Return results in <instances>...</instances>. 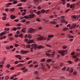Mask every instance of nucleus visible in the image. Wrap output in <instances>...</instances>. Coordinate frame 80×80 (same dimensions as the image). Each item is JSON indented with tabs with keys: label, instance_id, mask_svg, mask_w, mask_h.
Listing matches in <instances>:
<instances>
[{
	"label": "nucleus",
	"instance_id": "4c0bfd02",
	"mask_svg": "<svg viewBox=\"0 0 80 80\" xmlns=\"http://www.w3.org/2000/svg\"><path fill=\"white\" fill-rule=\"evenodd\" d=\"M32 35L30 34H29L28 35V38H32Z\"/></svg>",
	"mask_w": 80,
	"mask_h": 80
},
{
	"label": "nucleus",
	"instance_id": "052dcab7",
	"mask_svg": "<svg viewBox=\"0 0 80 80\" xmlns=\"http://www.w3.org/2000/svg\"><path fill=\"white\" fill-rule=\"evenodd\" d=\"M22 21V23H24V22H26V20L24 19H23Z\"/></svg>",
	"mask_w": 80,
	"mask_h": 80
},
{
	"label": "nucleus",
	"instance_id": "bf43d9fd",
	"mask_svg": "<svg viewBox=\"0 0 80 80\" xmlns=\"http://www.w3.org/2000/svg\"><path fill=\"white\" fill-rule=\"evenodd\" d=\"M15 46V47H17L19 46V45L17 44H14Z\"/></svg>",
	"mask_w": 80,
	"mask_h": 80
},
{
	"label": "nucleus",
	"instance_id": "49530a36",
	"mask_svg": "<svg viewBox=\"0 0 80 80\" xmlns=\"http://www.w3.org/2000/svg\"><path fill=\"white\" fill-rule=\"evenodd\" d=\"M21 2H23L24 3L25 2H27V0H21Z\"/></svg>",
	"mask_w": 80,
	"mask_h": 80
},
{
	"label": "nucleus",
	"instance_id": "6e6d98bb",
	"mask_svg": "<svg viewBox=\"0 0 80 80\" xmlns=\"http://www.w3.org/2000/svg\"><path fill=\"white\" fill-rule=\"evenodd\" d=\"M36 79H37V80H40V78L38 76L36 77Z\"/></svg>",
	"mask_w": 80,
	"mask_h": 80
},
{
	"label": "nucleus",
	"instance_id": "6e6552de",
	"mask_svg": "<svg viewBox=\"0 0 80 80\" xmlns=\"http://www.w3.org/2000/svg\"><path fill=\"white\" fill-rule=\"evenodd\" d=\"M76 26H77V25H74L73 24L69 28V29L70 30H72V29H73V28H75V27H76Z\"/></svg>",
	"mask_w": 80,
	"mask_h": 80
},
{
	"label": "nucleus",
	"instance_id": "a211bd4d",
	"mask_svg": "<svg viewBox=\"0 0 80 80\" xmlns=\"http://www.w3.org/2000/svg\"><path fill=\"white\" fill-rule=\"evenodd\" d=\"M15 8H12L9 10V11L10 12H12L15 11Z\"/></svg>",
	"mask_w": 80,
	"mask_h": 80
},
{
	"label": "nucleus",
	"instance_id": "69168bd1",
	"mask_svg": "<svg viewBox=\"0 0 80 80\" xmlns=\"http://www.w3.org/2000/svg\"><path fill=\"white\" fill-rule=\"evenodd\" d=\"M36 20L37 21V22H40V18H38L36 19Z\"/></svg>",
	"mask_w": 80,
	"mask_h": 80
},
{
	"label": "nucleus",
	"instance_id": "473e14b6",
	"mask_svg": "<svg viewBox=\"0 0 80 80\" xmlns=\"http://www.w3.org/2000/svg\"><path fill=\"white\" fill-rule=\"evenodd\" d=\"M45 59L43 58L41 60V62H45Z\"/></svg>",
	"mask_w": 80,
	"mask_h": 80
},
{
	"label": "nucleus",
	"instance_id": "37998d69",
	"mask_svg": "<svg viewBox=\"0 0 80 80\" xmlns=\"http://www.w3.org/2000/svg\"><path fill=\"white\" fill-rule=\"evenodd\" d=\"M19 37H23V33H21L19 35Z\"/></svg>",
	"mask_w": 80,
	"mask_h": 80
},
{
	"label": "nucleus",
	"instance_id": "5fc2aeb1",
	"mask_svg": "<svg viewBox=\"0 0 80 80\" xmlns=\"http://www.w3.org/2000/svg\"><path fill=\"white\" fill-rule=\"evenodd\" d=\"M62 48L63 49H66V48H67V47L62 46Z\"/></svg>",
	"mask_w": 80,
	"mask_h": 80
},
{
	"label": "nucleus",
	"instance_id": "6ab92c4d",
	"mask_svg": "<svg viewBox=\"0 0 80 80\" xmlns=\"http://www.w3.org/2000/svg\"><path fill=\"white\" fill-rule=\"evenodd\" d=\"M54 37V35H49L48 36V38H53Z\"/></svg>",
	"mask_w": 80,
	"mask_h": 80
},
{
	"label": "nucleus",
	"instance_id": "c85d7f7f",
	"mask_svg": "<svg viewBox=\"0 0 80 80\" xmlns=\"http://www.w3.org/2000/svg\"><path fill=\"white\" fill-rule=\"evenodd\" d=\"M46 12V11H45V10L44 9H42L41 10V12L42 13H45Z\"/></svg>",
	"mask_w": 80,
	"mask_h": 80
},
{
	"label": "nucleus",
	"instance_id": "a878e982",
	"mask_svg": "<svg viewBox=\"0 0 80 80\" xmlns=\"http://www.w3.org/2000/svg\"><path fill=\"white\" fill-rule=\"evenodd\" d=\"M67 30H68V28L67 27L63 29V30L64 32H65V31H67Z\"/></svg>",
	"mask_w": 80,
	"mask_h": 80
},
{
	"label": "nucleus",
	"instance_id": "3c124183",
	"mask_svg": "<svg viewBox=\"0 0 80 80\" xmlns=\"http://www.w3.org/2000/svg\"><path fill=\"white\" fill-rule=\"evenodd\" d=\"M26 15V12H23L22 13V16H24V15Z\"/></svg>",
	"mask_w": 80,
	"mask_h": 80
},
{
	"label": "nucleus",
	"instance_id": "a18cd8bd",
	"mask_svg": "<svg viewBox=\"0 0 80 80\" xmlns=\"http://www.w3.org/2000/svg\"><path fill=\"white\" fill-rule=\"evenodd\" d=\"M28 39H27V38H25L24 40V42H28Z\"/></svg>",
	"mask_w": 80,
	"mask_h": 80
},
{
	"label": "nucleus",
	"instance_id": "cd10ccee",
	"mask_svg": "<svg viewBox=\"0 0 80 80\" xmlns=\"http://www.w3.org/2000/svg\"><path fill=\"white\" fill-rule=\"evenodd\" d=\"M9 78H10V77H9V76H6L5 77V80H8V79H9Z\"/></svg>",
	"mask_w": 80,
	"mask_h": 80
},
{
	"label": "nucleus",
	"instance_id": "c03bdc74",
	"mask_svg": "<svg viewBox=\"0 0 80 80\" xmlns=\"http://www.w3.org/2000/svg\"><path fill=\"white\" fill-rule=\"evenodd\" d=\"M26 23L27 24V25H29V24L30 23V22L29 21H27L26 22Z\"/></svg>",
	"mask_w": 80,
	"mask_h": 80
},
{
	"label": "nucleus",
	"instance_id": "4d7b16f0",
	"mask_svg": "<svg viewBox=\"0 0 80 80\" xmlns=\"http://www.w3.org/2000/svg\"><path fill=\"white\" fill-rule=\"evenodd\" d=\"M46 46L48 47H50V48H52V47L50 45H49L48 44H47Z\"/></svg>",
	"mask_w": 80,
	"mask_h": 80
},
{
	"label": "nucleus",
	"instance_id": "c756f323",
	"mask_svg": "<svg viewBox=\"0 0 80 80\" xmlns=\"http://www.w3.org/2000/svg\"><path fill=\"white\" fill-rule=\"evenodd\" d=\"M67 68V67L64 66L63 68H62V71H65Z\"/></svg>",
	"mask_w": 80,
	"mask_h": 80
},
{
	"label": "nucleus",
	"instance_id": "f3484780",
	"mask_svg": "<svg viewBox=\"0 0 80 80\" xmlns=\"http://www.w3.org/2000/svg\"><path fill=\"white\" fill-rule=\"evenodd\" d=\"M44 48L45 47H44V46L42 45H40L38 46V48L39 49H41V48Z\"/></svg>",
	"mask_w": 80,
	"mask_h": 80
},
{
	"label": "nucleus",
	"instance_id": "79ce46f5",
	"mask_svg": "<svg viewBox=\"0 0 80 80\" xmlns=\"http://www.w3.org/2000/svg\"><path fill=\"white\" fill-rule=\"evenodd\" d=\"M12 30L13 31H16V30H17V28L15 27L14 28L12 29Z\"/></svg>",
	"mask_w": 80,
	"mask_h": 80
},
{
	"label": "nucleus",
	"instance_id": "603ef678",
	"mask_svg": "<svg viewBox=\"0 0 80 80\" xmlns=\"http://www.w3.org/2000/svg\"><path fill=\"white\" fill-rule=\"evenodd\" d=\"M9 38L11 40H14V38H13L12 37L11 38Z\"/></svg>",
	"mask_w": 80,
	"mask_h": 80
},
{
	"label": "nucleus",
	"instance_id": "7ed1b4c3",
	"mask_svg": "<svg viewBox=\"0 0 80 80\" xmlns=\"http://www.w3.org/2000/svg\"><path fill=\"white\" fill-rule=\"evenodd\" d=\"M31 47L34 48V50H36L38 47H37V45L36 44H33L31 45Z\"/></svg>",
	"mask_w": 80,
	"mask_h": 80
},
{
	"label": "nucleus",
	"instance_id": "864d4df0",
	"mask_svg": "<svg viewBox=\"0 0 80 80\" xmlns=\"http://www.w3.org/2000/svg\"><path fill=\"white\" fill-rule=\"evenodd\" d=\"M55 54V51H53L52 52V56H54Z\"/></svg>",
	"mask_w": 80,
	"mask_h": 80
},
{
	"label": "nucleus",
	"instance_id": "72a5a7b5",
	"mask_svg": "<svg viewBox=\"0 0 80 80\" xmlns=\"http://www.w3.org/2000/svg\"><path fill=\"white\" fill-rule=\"evenodd\" d=\"M9 30H10V28H5L4 29V30L5 31H9Z\"/></svg>",
	"mask_w": 80,
	"mask_h": 80
},
{
	"label": "nucleus",
	"instance_id": "20e7f679",
	"mask_svg": "<svg viewBox=\"0 0 80 80\" xmlns=\"http://www.w3.org/2000/svg\"><path fill=\"white\" fill-rule=\"evenodd\" d=\"M29 52L28 51H25L23 50H22L20 51V52L22 55L24 54H26V53H27Z\"/></svg>",
	"mask_w": 80,
	"mask_h": 80
},
{
	"label": "nucleus",
	"instance_id": "f704fd0d",
	"mask_svg": "<svg viewBox=\"0 0 80 80\" xmlns=\"http://www.w3.org/2000/svg\"><path fill=\"white\" fill-rule=\"evenodd\" d=\"M38 72L37 71H36L34 72V74L37 75V76L38 75Z\"/></svg>",
	"mask_w": 80,
	"mask_h": 80
},
{
	"label": "nucleus",
	"instance_id": "de8ad7c7",
	"mask_svg": "<svg viewBox=\"0 0 80 80\" xmlns=\"http://www.w3.org/2000/svg\"><path fill=\"white\" fill-rule=\"evenodd\" d=\"M46 66L47 67H48V68H50V65H48V64H46Z\"/></svg>",
	"mask_w": 80,
	"mask_h": 80
},
{
	"label": "nucleus",
	"instance_id": "39448f33",
	"mask_svg": "<svg viewBox=\"0 0 80 80\" xmlns=\"http://www.w3.org/2000/svg\"><path fill=\"white\" fill-rule=\"evenodd\" d=\"M41 68H42V70H44V71H47V69L45 68V65H43V64L41 63Z\"/></svg>",
	"mask_w": 80,
	"mask_h": 80
},
{
	"label": "nucleus",
	"instance_id": "f257e3e1",
	"mask_svg": "<svg viewBox=\"0 0 80 80\" xmlns=\"http://www.w3.org/2000/svg\"><path fill=\"white\" fill-rule=\"evenodd\" d=\"M68 52V51L67 50H59L58 51V53L59 54H61L62 56H65V54L66 53H67Z\"/></svg>",
	"mask_w": 80,
	"mask_h": 80
},
{
	"label": "nucleus",
	"instance_id": "09e8293b",
	"mask_svg": "<svg viewBox=\"0 0 80 80\" xmlns=\"http://www.w3.org/2000/svg\"><path fill=\"white\" fill-rule=\"evenodd\" d=\"M70 3H68L67 4V7H70Z\"/></svg>",
	"mask_w": 80,
	"mask_h": 80
},
{
	"label": "nucleus",
	"instance_id": "f8f14e48",
	"mask_svg": "<svg viewBox=\"0 0 80 80\" xmlns=\"http://www.w3.org/2000/svg\"><path fill=\"white\" fill-rule=\"evenodd\" d=\"M7 32L6 31H4L3 32H2L0 33V35L1 36H3V35H5L6 34V33H7Z\"/></svg>",
	"mask_w": 80,
	"mask_h": 80
},
{
	"label": "nucleus",
	"instance_id": "e433bc0d",
	"mask_svg": "<svg viewBox=\"0 0 80 80\" xmlns=\"http://www.w3.org/2000/svg\"><path fill=\"white\" fill-rule=\"evenodd\" d=\"M24 18H25V19H27V18H29V17L27 16L26 15L24 16Z\"/></svg>",
	"mask_w": 80,
	"mask_h": 80
},
{
	"label": "nucleus",
	"instance_id": "13d9d810",
	"mask_svg": "<svg viewBox=\"0 0 80 80\" xmlns=\"http://www.w3.org/2000/svg\"><path fill=\"white\" fill-rule=\"evenodd\" d=\"M79 60V58H77L75 59V61L76 62H78Z\"/></svg>",
	"mask_w": 80,
	"mask_h": 80
},
{
	"label": "nucleus",
	"instance_id": "b1692460",
	"mask_svg": "<svg viewBox=\"0 0 80 80\" xmlns=\"http://www.w3.org/2000/svg\"><path fill=\"white\" fill-rule=\"evenodd\" d=\"M2 20H7V16H3L2 17Z\"/></svg>",
	"mask_w": 80,
	"mask_h": 80
},
{
	"label": "nucleus",
	"instance_id": "9d476101",
	"mask_svg": "<svg viewBox=\"0 0 80 80\" xmlns=\"http://www.w3.org/2000/svg\"><path fill=\"white\" fill-rule=\"evenodd\" d=\"M34 41V40H33V39H32V40L31 39H29L28 42H27V43L29 44V43L30 44L33 43Z\"/></svg>",
	"mask_w": 80,
	"mask_h": 80
},
{
	"label": "nucleus",
	"instance_id": "9b49d317",
	"mask_svg": "<svg viewBox=\"0 0 80 80\" xmlns=\"http://www.w3.org/2000/svg\"><path fill=\"white\" fill-rule=\"evenodd\" d=\"M50 23H51V24H53L54 25H56L57 24V23L56 21H50L49 22Z\"/></svg>",
	"mask_w": 80,
	"mask_h": 80
},
{
	"label": "nucleus",
	"instance_id": "2eb2a0df",
	"mask_svg": "<svg viewBox=\"0 0 80 80\" xmlns=\"http://www.w3.org/2000/svg\"><path fill=\"white\" fill-rule=\"evenodd\" d=\"M23 66H24V65H23V64H18V65H17L16 67H23Z\"/></svg>",
	"mask_w": 80,
	"mask_h": 80
},
{
	"label": "nucleus",
	"instance_id": "774afa93",
	"mask_svg": "<svg viewBox=\"0 0 80 80\" xmlns=\"http://www.w3.org/2000/svg\"><path fill=\"white\" fill-rule=\"evenodd\" d=\"M30 13H33V10H32V9H30Z\"/></svg>",
	"mask_w": 80,
	"mask_h": 80
},
{
	"label": "nucleus",
	"instance_id": "dca6fc26",
	"mask_svg": "<svg viewBox=\"0 0 80 80\" xmlns=\"http://www.w3.org/2000/svg\"><path fill=\"white\" fill-rule=\"evenodd\" d=\"M12 5V2L8 3V4L6 5V7L8 8V7H9L8 6H9V5Z\"/></svg>",
	"mask_w": 80,
	"mask_h": 80
},
{
	"label": "nucleus",
	"instance_id": "ddd939ff",
	"mask_svg": "<svg viewBox=\"0 0 80 80\" xmlns=\"http://www.w3.org/2000/svg\"><path fill=\"white\" fill-rule=\"evenodd\" d=\"M21 32L23 33H26V28H22L21 30Z\"/></svg>",
	"mask_w": 80,
	"mask_h": 80
},
{
	"label": "nucleus",
	"instance_id": "0eeeda50",
	"mask_svg": "<svg viewBox=\"0 0 80 80\" xmlns=\"http://www.w3.org/2000/svg\"><path fill=\"white\" fill-rule=\"evenodd\" d=\"M16 58H18L19 60H22V56L20 55H17L15 56Z\"/></svg>",
	"mask_w": 80,
	"mask_h": 80
},
{
	"label": "nucleus",
	"instance_id": "4468645a",
	"mask_svg": "<svg viewBox=\"0 0 80 80\" xmlns=\"http://www.w3.org/2000/svg\"><path fill=\"white\" fill-rule=\"evenodd\" d=\"M16 18V17L15 15H11L10 16V18L12 20L13 19H15Z\"/></svg>",
	"mask_w": 80,
	"mask_h": 80
},
{
	"label": "nucleus",
	"instance_id": "0e129e2a",
	"mask_svg": "<svg viewBox=\"0 0 80 80\" xmlns=\"http://www.w3.org/2000/svg\"><path fill=\"white\" fill-rule=\"evenodd\" d=\"M13 4H17V1H14L13 2Z\"/></svg>",
	"mask_w": 80,
	"mask_h": 80
},
{
	"label": "nucleus",
	"instance_id": "ea45409f",
	"mask_svg": "<svg viewBox=\"0 0 80 80\" xmlns=\"http://www.w3.org/2000/svg\"><path fill=\"white\" fill-rule=\"evenodd\" d=\"M6 48L7 50H10V47L8 46H6Z\"/></svg>",
	"mask_w": 80,
	"mask_h": 80
},
{
	"label": "nucleus",
	"instance_id": "8fccbe9b",
	"mask_svg": "<svg viewBox=\"0 0 80 80\" xmlns=\"http://www.w3.org/2000/svg\"><path fill=\"white\" fill-rule=\"evenodd\" d=\"M67 37L68 38H70V34H68L67 35Z\"/></svg>",
	"mask_w": 80,
	"mask_h": 80
},
{
	"label": "nucleus",
	"instance_id": "58836bf2",
	"mask_svg": "<svg viewBox=\"0 0 80 80\" xmlns=\"http://www.w3.org/2000/svg\"><path fill=\"white\" fill-rule=\"evenodd\" d=\"M5 63V62L3 61H2L0 62V64L1 65V64H2V65H3L4 64V63Z\"/></svg>",
	"mask_w": 80,
	"mask_h": 80
},
{
	"label": "nucleus",
	"instance_id": "4be33fe9",
	"mask_svg": "<svg viewBox=\"0 0 80 80\" xmlns=\"http://www.w3.org/2000/svg\"><path fill=\"white\" fill-rule=\"evenodd\" d=\"M47 62H51L52 61V59H48L46 60Z\"/></svg>",
	"mask_w": 80,
	"mask_h": 80
},
{
	"label": "nucleus",
	"instance_id": "c9c22d12",
	"mask_svg": "<svg viewBox=\"0 0 80 80\" xmlns=\"http://www.w3.org/2000/svg\"><path fill=\"white\" fill-rule=\"evenodd\" d=\"M28 71V69H25L23 71V72L24 73H25V72H27Z\"/></svg>",
	"mask_w": 80,
	"mask_h": 80
},
{
	"label": "nucleus",
	"instance_id": "680f3d73",
	"mask_svg": "<svg viewBox=\"0 0 80 80\" xmlns=\"http://www.w3.org/2000/svg\"><path fill=\"white\" fill-rule=\"evenodd\" d=\"M77 73L76 72H74L73 73V75H77Z\"/></svg>",
	"mask_w": 80,
	"mask_h": 80
},
{
	"label": "nucleus",
	"instance_id": "7c9ffc66",
	"mask_svg": "<svg viewBox=\"0 0 80 80\" xmlns=\"http://www.w3.org/2000/svg\"><path fill=\"white\" fill-rule=\"evenodd\" d=\"M71 17L72 18H77V16L76 15H72Z\"/></svg>",
	"mask_w": 80,
	"mask_h": 80
},
{
	"label": "nucleus",
	"instance_id": "393cba45",
	"mask_svg": "<svg viewBox=\"0 0 80 80\" xmlns=\"http://www.w3.org/2000/svg\"><path fill=\"white\" fill-rule=\"evenodd\" d=\"M36 13L38 15H39L41 14V12L40 11H38V12H36Z\"/></svg>",
	"mask_w": 80,
	"mask_h": 80
},
{
	"label": "nucleus",
	"instance_id": "e2e57ef3",
	"mask_svg": "<svg viewBox=\"0 0 80 80\" xmlns=\"http://www.w3.org/2000/svg\"><path fill=\"white\" fill-rule=\"evenodd\" d=\"M70 10V9H68L65 11V12H66V13H67V12H68Z\"/></svg>",
	"mask_w": 80,
	"mask_h": 80
},
{
	"label": "nucleus",
	"instance_id": "f03ea898",
	"mask_svg": "<svg viewBox=\"0 0 80 80\" xmlns=\"http://www.w3.org/2000/svg\"><path fill=\"white\" fill-rule=\"evenodd\" d=\"M37 30L35 29H33L32 28H29V30L28 31V33H35L36 32Z\"/></svg>",
	"mask_w": 80,
	"mask_h": 80
},
{
	"label": "nucleus",
	"instance_id": "412c9836",
	"mask_svg": "<svg viewBox=\"0 0 80 80\" xmlns=\"http://www.w3.org/2000/svg\"><path fill=\"white\" fill-rule=\"evenodd\" d=\"M11 66L10 64H8L6 66V67L7 68H10Z\"/></svg>",
	"mask_w": 80,
	"mask_h": 80
},
{
	"label": "nucleus",
	"instance_id": "5701e85b",
	"mask_svg": "<svg viewBox=\"0 0 80 80\" xmlns=\"http://www.w3.org/2000/svg\"><path fill=\"white\" fill-rule=\"evenodd\" d=\"M42 37H38L37 38V40H42Z\"/></svg>",
	"mask_w": 80,
	"mask_h": 80
},
{
	"label": "nucleus",
	"instance_id": "423d86ee",
	"mask_svg": "<svg viewBox=\"0 0 80 80\" xmlns=\"http://www.w3.org/2000/svg\"><path fill=\"white\" fill-rule=\"evenodd\" d=\"M70 8H72V10H74L75 8V5L74 3H73L71 4L70 6Z\"/></svg>",
	"mask_w": 80,
	"mask_h": 80
},
{
	"label": "nucleus",
	"instance_id": "a19ab883",
	"mask_svg": "<svg viewBox=\"0 0 80 80\" xmlns=\"http://www.w3.org/2000/svg\"><path fill=\"white\" fill-rule=\"evenodd\" d=\"M60 78L62 80H65V77H61Z\"/></svg>",
	"mask_w": 80,
	"mask_h": 80
},
{
	"label": "nucleus",
	"instance_id": "338daca9",
	"mask_svg": "<svg viewBox=\"0 0 80 80\" xmlns=\"http://www.w3.org/2000/svg\"><path fill=\"white\" fill-rule=\"evenodd\" d=\"M72 58H77V56H75V55H73V56H72Z\"/></svg>",
	"mask_w": 80,
	"mask_h": 80
},
{
	"label": "nucleus",
	"instance_id": "1a4fd4ad",
	"mask_svg": "<svg viewBox=\"0 0 80 80\" xmlns=\"http://www.w3.org/2000/svg\"><path fill=\"white\" fill-rule=\"evenodd\" d=\"M35 16V15L34 14H29V18H33Z\"/></svg>",
	"mask_w": 80,
	"mask_h": 80
},
{
	"label": "nucleus",
	"instance_id": "bb28decb",
	"mask_svg": "<svg viewBox=\"0 0 80 80\" xmlns=\"http://www.w3.org/2000/svg\"><path fill=\"white\" fill-rule=\"evenodd\" d=\"M73 68H70V71H69V73H73Z\"/></svg>",
	"mask_w": 80,
	"mask_h": 80
},
{
	"label": "nucleus",
	"instance_id": "2f4dec72",
	"mask_svg": "<svg viewBox=\"0 0 80 80\" xmlns=\"http://www.w3.org/2000/svg\"><path fill=\"white\" fill-rule=\"evenodd\" d=\"M31 46V45L30 44H27L26 45V47L27 48H30V47Z\"/></svg>",
	"mask_w": 80,
	"mask_h": 80
},
{
	"label": "nucleus",
	"instance_id": "aec40b11",
	"mask_svg": "<svg viewBox=\"0 0 80 80\" xmlns=\"http://www.w3.org/2000/svg\"><path fill=\"white\" fill-rule=\"evenodd\" d=\"M60 22H61L62 23H64V22H65V19H62L60 20Z\"/></svg>",
	"mask_w": 80,
	"mask_h": 80
}]
</instances>
